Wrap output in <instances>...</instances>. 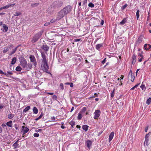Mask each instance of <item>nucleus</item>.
Returning <instances> with one entry per match:
<instances>
[{
    "label": "nucleus",
    "mask_w": 151,
    "mask_h": 151,
    "mask_svg": "<svg viewBox=\"0 0 151 151\" xmlns=\"http://www.w3.org/2000/svg\"><path fill=\"white\" fill-rule=\"evenodd\" d=\"M41 68L44 71L48 73H50L49 71V66L47 62H41Z\"/></svg>",
    "instance_id": "1"
},
{
    "label": "nucleus",
    "mask_w": 151,
    "mask_h": 151,
    "mask_svg": "<svg viewBox=\"0 0 151 151\" xmlns=\"http://www.w3.org/2000/svg\"><path fill=\"white\" fill-rule=\"evenodd\" d=\"M43 32V30L39 32L35 35L33 36L32 40V43H34L37 42L38 40L40 37L42 35Z\"/></svg>",
    "instance_id": "2"
},
{
    "label": "nucleus",
    "mask_w": 151,
    "mask_h": 151,
    "mask_svg": "<svg viewBox=\"0 0 151 151\" xmlns=\"http://www.w3.org/2000/svg\"><path fill=\"white\" fill-rule=\"evenodd\" d=\"M71 10V6L68 5V6L64 8L62 10L64 14H66L69 13Z\"/></svg>",
    "instance_id": "3"
},
{
    "label": "nucleus",
    "mask_w": 151,
    "mask_h": 151,
    "mask_svg": "<svg viewBox=\"0 0 151 151\" xmlns=\"http://www.w3.org/2000/svg\"><path fill=\"white\" fill-rule=\"evenodd\" d=\"M101 112L99 110H96L95 111L94 114V116L93 118L95 119H98L99 117L100 116Z\"/></svg>",
    "instance_id": "4"
},
{
    "label": "nucleus",
    "mask_w": 151,
    "mask_h": 151,
    "mask_svg": "<svg viewBox=\"0 0 151 151\" xmlns=\"http://www.w3.org/2000/svg\"><path fill=\"white\" fill-rule=\"evenodd\" d=\"M29 59L31 62L32 63V64L34 65L35 67H36L37 65V62L34 55H30L29 56Z\"/></svg>",
    "instance_id": "5"
},
{
    "label": "nucleus",
    "mask_w": 151,
    "mask_h": 151,
    "mask_svg": "<svg viewBox=\"0 0 151 151\" xmlns=\"http://www.w3.org/2000/svg\"><path fill=\"white\" fill-rule=\"evenodd\" d=\"M132 70H130L129 73L128 75V79L131 81L132 82H133L134 81V76L132 75Z\"/></svg>",
    "instance_id": "6"
},
{
    "label": "nucleus",
    "mask_w": 151,
    "mask_h": 151,
    "mask_svg": "<svg viewBox=\"0 0 151 151\" xmlns=\"http://www.w3.org/2000/svg\"><path fill=\"white\" fill-rule=\"evenodd\" d=\"M150 134V133H149L147 134L145 137V141L144 143V146H148L149 145L150 143L149 142V137Z\"/></svg>",
    "instance_id": "7"
},
{
    "label": "nucleus",
    "mask_w": 151,
    "mask_h": 151,
    "mask_svg": "<svg viewBox=\"0 0 151 151\" xmlns=\"http://www.w3.org/2000/svg\"><path fill=\"white\" fill-rule=\"evenodd\" d=\"M41 56L42 58V62H47L46 56L44 52H41Z\"/></svg>",
    "instance_id": "8"
},
{
    "label": "nucleus",
    "mask_w": 151,
    "mask_h": 151,
    "mask_svg": "<svg viewBox=\"0 0 151 151\" xmlns=\"http://www.w3.org/2000/svg\"><path fill=\"white\" fill-rule=\"evenodd\" d=\"M64 14V13L63 12L62 10L60 11L59 12L57 16V19H58V20H59L63 17L64 15H65V14Z\"/></svg>",
    "instance_id": "9"
},
{
    "label": "nucleus",
    "mask_w": 151,
    "mask_h": 151,
    "mask_svg": "<svg viewBox=\"0 0 151 151\" xmlns=\"http://www.w3.org/2000/svg\"><path fill=\"white\" fill-rule=\"evenodd\" d=\"M29 130V129L27 127L24 126H22V132L23 133V134H25L27 133Z\"/></svg>",
    "instance_id": "10"
},
{
    "label": "nucleus",
    "mask_w": 151,
    "mask_h": 151,
    "mask_svg": "<svg viewBox=\"0 0 151 151\" xmlns=\"http://www.w3.org/2000/svg\"><path fill=\"white\" fill-rule=\"evenodd\" d=\"M32 67V65L31 63H27L26 65V67L24 68L26 70H29Z\"/></svg>",
    "instance_id": "11"
},
{
    "label": "nucleus",
    "mask_w": 151,
    "mask_h": 151,
    "mask_svg": "<svg viewBox=\"0 0 151 151\" xmlns=\"http://www.w3.org/2000/svg\"><path fill=\"white\" fill-rule=\"evenodd\" d=\"M27 64V62L26 60H24L22 61L20 63V65L21 66L24 68L26 67V65Z\"/></svg>",
    "instance_id": "12"
},
{
    "label": "nucleus",
    "mask_w": 151,
    "mask_h": 151,
    "mask_svg": "<svg viewBox=\"0 0 151 151\" xmlns=\"http://www.w3.org/2000/svg\"><path fill=\"white\" fill-rule=\"evenodd\" d=\"M41 48L46 52H47L49 49V47L46 45H43L42 46Z\"/></svg>",
    "instance_id": "13"
},
{
    "label": "nucleus",
    "mask_w": 151,
    "mask_h": 151,
    "mask_svg": "<svg viewBox=\"0 0 151 151\" xmlns=\"http://www.w3.org/2000/svg\"><path fill=\"white\" fill-rule=\"evenodd\" d=\"M12 71H7V73H5L2 70L0 69V74H4L6 75L7 76H8L7 75L8 74L12 75Z\"/></svg>",
    "instance_id": "14"
},
{
    "label": "nucleus",
    "mask_w": 151,
    "mask_h": 151,
    "mask_svg": "<svg viewBox=\"0 0 151 151\" xmlns=\"http://www.w3.org/2000/svg\"><path fill=\"white\" fill-rule=\"evenodd\" d=\"M144 48L146 50H149L151 48V45L149 44H145L144 45Z\"/></svg>",
    "instance_id": "15"
},
{
    "label": "nucleus",
    "mask_w": 151,
    "mask_h": 151,
    "mask_svg": "<svg viewBox=\"0 0 151 151\" xmlns=\"http://www.w3.org/2000/svg\"><path fill=\"white\" fill-rule=\"evenodd\" d=\"M86 145L87 147L89 148H90V147L92 145V142L91 141L88 140L86 142Z\"/></svg>",
    "instance_id": "16"
},
{
    "label": "nucleus",
    "mask_w": 151,
    "mask_h": 151,
    "mask_svg": "<svg viewBox=\"0 0 151 151\" xmlns=\"http://www.w3.org/2000/svg\"><path fill=\"white\" fill-rule=\"evenodd\" d=\"M114 133L113 132H112L110 134L109 138V142H110L114 136Z\"/></svg>",
    "instance_id": "17"
},
{
    "label": "nucleus",
    "mask_w": 151,
    "mask_h": 151,
    "mask_svg": "<svg viewBox=\"0 0 151 151\" xmlns=\"http://www.w3.org/2000/svg\"><path fill=\"white\" fill-rule=\"evenodd\" d=\"M103 43H102L96 45V49L99 50L100 48L103 47Z\"/></svg>",
    "instance_id": "18"
},
{
    "label": "nucleus",
    "mask_w": 151,
    "mask_h": 151,
    "mask_svg": "<svg viewBox=\"0 0 151 151\" xmlns=\"http://www.w3.org/2000/svg\"><path fill=\"white\" fill-rule=\"evenodd\" d=\"M136 56L135 55H133L132 57V63L133 64H135L136 61Z\"/></svg>",
    "instance_id": "19"
},
{
    "label": "nucleus",
    "mask_w": 151,
    "mask_h": 151,
    "mask_svg": "<svg viewBox=\"0 0 151 151\" xmlns=\"http://www.w3.org/2000/svg\"><path fill=\"white\" fill-rule=\"evenodd\" d=\"M18 140H17L15 143H14L13 146L14 148H16L19 147V145L18 144Z\"/></svg>",
    "instance_id": "20"
},
{
    "label": "nucleus",
    "mask_w": 151,
    "mask_h": 151,
    "mask_svg": "<svg viewBox=\"0 0 151 151\" xmlns=\"http://www.w3.org/2000/svg\"><path fill=\"white\" fill-rule=\"evenodd\" d=\"M88 126L86 125H84L82 126L83 129L85 130V132H86L88 131Z\"/></svg>",
    "instance_id": "21"
},
{
    "label": "nucleus",
    "mask_w": 151,
    "mask_h": 151,
    "mask_svg": "<svg viewBox=\"0 0 151 151\" xmlns=\"http://www.w3.org/2000/svg\"><path fill=\"white\" fill-rule=\"evenodd\" d=\"M19 45L17 46V47H16L11 52V53L9 55H12L13 54H14V53L17 50V49L18 47H19Z\"/></svg>",
    "instance_id": "22"
},
{
    "label": "nucleus",
    "mask_w": 151,
    "mask_h": 151,
    "mask_svg": "<svg viewBox=\"0 0 151 151\" xmlns=\"http://www.w3.org/2000/svg\"><path fill=\"white\" fill-rule=\"evenodd\" d=\"M12 121H10L8 122H7L6 123V125L9 127H12Z\"/></svg>",
    "instance_id": "23"
},
{
    "label": "nucleus",
    "mask_w": 151,
    "mask_h": 151,
    "mask_svg": "<svg viewBox=\"0 0 151 151\" xmlns=\"http://www.w3.org/2000/svg\"><path fill=\"white\" fill-rule=\"evenodd\" d=\"M30 109V106H28L26 107L24 110H23V112H26L27 111L29 110Z\"/></svg>",
    "instance_id": "24"
},
{
    "label": "nucleus",
    "mask_w": 151,
    "mask_h": 151,
    "mask_svg": "<svg viewBox=\"0 0 151 151\" xmlns=\"http://www.w3.org/2000/svg\"><path fill=\"white\" fill-rule=\"evenodd\" d=\"M17 61V58L15 57H14L12 59V60L11 61V64L12 65L14 64Z\"/></svg>",
    "instance_id": "25"
},
{
    "label": "nucleus",
    "mask_w": 151,
    "mask_h": 151,
    "mask_svg": "<svg viewBox=\"0 0 151 151\" xmlns=\"http://www.w3.org/2000/svg\"><path fill=\"white\" fill-rule=\"evenodd\" d=\"M82 117V113L81 112H79L78 114V116L77 117V119L79 120H81Z\"/></svg>",
    "instance_id": "26"
},
{
    "label": "nucleus",
    "mask_w": 151,
    "mask_h": 151,
    "mask_svg": "<svg viewBox=\"0 0 151 151\" xmlns=\"http://www.w3.org/2000/svg\"><path fill=\"white\" fill-rule=\"evenodd\" d=\"M33 113L36 114H37L38 112V110L36 107H34L33 108Z\"/></svg>",
    "instance_id": "27"
},
{
    "label": "nucleus",
    "mask_w": 151,
    "mask_h": 151,
    "mask_svg": "<svg viewBox=\"0 0 151 151\" xmlns=\"http://www.w3.org/2000/svg\"><path fill=\"white\" fill-rule=\"evenodd\" d=\"M127 19L126 18H124L123 20L120 22V24L121 25H123L124 24L127 22Z\"/></svg>",
    "instance_id": "28"
},
{
    "label": "nucleus",
    "mask_w": 151,
    "mask_h": 151,
    "mask_svg": "<svg viewBox=\"0 0 151 151\" xmlns=\"http://www.w3.org/2000/svg\"><path fill=\"white\" fill-rule=\"evenodd\" d=\"M3 27L5 32H6L7 31L8 29V27L7 26H6L5 24H4L3 25Z\"/></svg>",
    "instance_id": "29"
},
{
    "label": "nucleus",
    "mask_w": 151,
    "mask_h": 151,
    "mask_svg": "<svg viewBox=\"0 0 151 151\" xmlns=\"http://www.w3.org/2000/svg\"><path fill=\"white\" fill-rule=\"evenodd\" d=\"M14 114L11 113L9 114L8 115V117L9 119H11L13 118L14 117Z\"/></svg>",
    "instance_id": "30"
},
{
    "label": "nucleus",
    "mask_w": 151,
    "mask_h": 151,
    "mask_svg": "<svg viewBox=\"0 0 151 151\" xmlns=\"http://www.w3.org/2000/svg\"><path fill=\"white\" fill-rule=\"evenodd\" d=\"M86 108L85 107H84L81 110V111L80 112H81V113H84L86 110Z\"/></svg>",
    "instance_id": "31"
},
{
    "label": "nucleus",
    "mask_w": 151,
    "mask_h": 151,
    "mask_svg": "<svg viewBox=\"0 0 151 151\" xmlns=\"http://www.w3.org/2000/svg\"><path fill=\"white\" fill-rule=\"evenodd\" d=\"M69 124L72 126V127H73L75 125V122L72 121L70 122Z\"/></svg>",
    "instance_id": "32"
},
{
    "label": "nucleus",
    "mask_w": 151,
    "mask_h": 151,
    "mask_svg": "<svg viewBox=\"0 0 151 151\" xmlns=\"http://www.w3.org/2000/svg\"><path fill=\"white\" fill-rule=\"evenodd\" d=\"M139 12H140L139 10V9H138L137 10V12L136 13V15L137 18V19H139Z\"/></svg>",
    "instance_id": "33"
},
{
    "label": "nucleus",
    "mask_w": 151,
    "mask_h": 151,
    "mask_svg": "<svg viewBox=\"0 0 151 151\" xmlns=\"http://www.w3.org/2000/svg\"><path fill=\"white\" fill-rule=\"evenodd\" d=\"M22 69L19 66H17L16 68V70L18 71H20Z\"/></svg>",
    "instance_id": "34"
},
{
    "label": "nucleus",
    "mask_w": 151,
    "mask_h": 151,
    "mask_svg": "<svg viewBox=\"0 0 151 151\" xmlns=\"http://www.w3.org/2000/svg\"><path fill=\"white\" fill-rule=\"evenodd\" d=\"M58 20V19H57V17L56 19H51V20L50 21V22L51 23H54V22H56Z\"/></svg>",
    "instance_id": "35"
},
{
    "label": "nucleus",
    "mask_w": 151,
    "mask_h": 151,
    "mask_svg": "<svg viewBox=\"0 0 151 151\" xmlns=\"http://www.w3.org/2000/svg\"><path fill=\"white\" fill-rule=\"evenodd\" d=\"M151 102V98L148 99L146 101V103L148 105H149Z\"/></svg>",
    "instance_id": "36"
},
{
    "label": "nucleus",
    "mask_w": 151,
    "mask_h": 151,
    "mask_svg": "<svg viewBox=\"0 0 151 151\" xmlns=\"http://www.w3.org/2000/svg\"><path fill=\"white\" fill-rule=\"evenodd\" d=\"M9 50V48L8 47H5L4 49L3 50V52L4 53H6Z\"/></svg>",
    "instance_id": "37"
},
{
    "label": "nucleus",
    "mask_w": 151,
    "mask_h": 151,
    "mask_svg": "<svg viewBox=\"0 0 151 151\" xmlns=\"http://www.w3.org/2000/svg\"><path fill=\"white\" fill-rule=\"evenodd\" d=\"M115 89H114L113 91H112V93H111V97L112 98H113L114 96V93H115Z\"/></svg>",
    "instance_id": "38"
},
{
    "label": "nucleus",
    "mask_w": 151,
    "mask_h": 151,
    "mask_svg": "<svg viewBox=\"0 0 151 151\" xmlns=\"http://www.w3.org/2000/svg\"><path fill=\"white\" fill-rule=\"evenodd\" d=\"M80 1L82 2V5L83 6L85 5L87 2V0H80Z\"/></svg>",
    "instance_id": "39"
},
{
    "label": "nucleus",
    "mask_w": 151,
    "mask_h": 151,
    "mask_svg": "<svg viewBox=\"0 0 151 151\" xmlns=\"http://www.w3.org/2000/svg\"><path fill=\"white\" fill-rule=\"evenodd\" d=\"M21 13L20 12H15V14H14V16H18L20 15L21 14Z\"/></svg>",
    "instance_id": "40"
},
{
    "label": "nucleus",
    "mask_w": 151,
    "mask_h": 151,
    "mask_svg": "<svg viewBox=\"0 0 151 151\" xmlns=\"http://www.w3.org/2000/svg\"><path fill=\"white\" fill-rule=\"evenodd\" d=\"M128 5L127 4H125L122 7V10H124L125 8Z\"/></svg>",
    "instance_id": "41"
},
{
    "label": "nucleus",
    "mask_w": 151,
    "mask_h": 151,
    "mask_svg": "<svg viewBox=\"0 0 151 151\" xmlns=\"http://www.w3.org/2000/svg\"><path fill=\"white\" fill-rule=\"evenodd\" d=\"M88 6L90 7L93 8L94 6V5L91 2L88 4Z\"/></svg>",
    "instance_id": "42"
},
{
    "label": "nucleus",
    "mask_w": 151,
    "mask_h": 151,
    "mask_svg": "<svg viewBox=\"0 0 151 151\" xmlns=\"http://www.w3.org/2000/svg\"><path fill=\"white\" fill-rule=\"evenodd\" d=\"M9 7H10L9 4H8L4 6H3V8H4V9H6L9 8Z\"/></svg>",
    "instance_id": "43"
},
{
    "label": "nucleus",
    "mask_w": 151,
    "mask_h": 151,
    "mask_svg": "<svg viewBox=\"0 0 151 151\" xmlns=\"http://www.w3.org/2000/svg\"><path fill=\"white\" fill-rule=\"evenodd\" d=\"M139 83L136 85H135V86H133L132 88L130 89V90H133L135 88H137L138 87V86L139 85Z\"/></svg>",
    "instance_id": "44"
},
{
    "label": "nucleus",
    "mask_w": 151,
    "mask_h": 151,
    "mask_svg": "<svg viewBox=\"0 0 151 151\" xmlns=\"http://www.w3.org/2000/svg\"><path fill=\"white\" fill-rule=\"evenodd\" d=\"M33 136L35 137H38L39 136V134L38 133H35L34 134Z\"/></svg>",
    "instance_id": "45"
},
{
    "label": "nucleus",
    "mask_w": 151,
    "mask_h": 151,
    "mask_svg": "<svg viewBox=\"0 0 151 151\" xmlns=\"http://www.w3.org/2000/svg\"><path fill=\"white\" fill-rule=\"evenodd\" d=\"M124 78V76L123 75H121V76L120 77V78H117V80H121V79H123Z\"/></svg>",
    "instance_id": "46"
},
{
    "label": "nucleus",
    "mask_w": 151,
    "mask_h": 151,
    "mask_svg": "<svg viewBox=\"0 0 151 151\" xmlns=\"http://www.w3.org/2000/svg\"><path fill=\"white\" fill-rule=\"evenodd\" d=\"M39 3H36L33 4H32L31 5L32 6L34 7L35 6H37L38 5H39Z\"/></svg>",
    "instance_id": "47"
},
{
    "label": "nucleus",
    "mask_w": 151,
    "mask_h": 151,
    "mask_svg": "<svg viewBox=\"0 0 151 151\" xmlns=\"http://www.w3.org/2000/svg\"><path fill=\"white\" fill-rule=\"evenodd\" d=\"M141 88L143 90L144 88H145V85L142 84L140 86Z\"/></svg>",
    "instance_id": "48"
},
{
    "label": "nucleus",
    "mask_w": 151,
    "mask_h": 151,
    "mask_svg": "<svg viewBox=\"0 0 151 151\" xmlns=\"http://www.w3.org/2000/svg\"><path fill=\"white\" fill-rule=\"evenodd\" d=\"M50 24V22H46V23H45L44 24V26H46L49 25Z\"/></svg>",
    "instance_id": "49"
},
{
    "label": "nucleus",
    "mask_w": 151,
    "mask_h": 151,
    "mask_svg": "<svg viewBox=\"0 0 151 151\" xmlns=\"http://www.w3.org/2000/svg\"><path fill=\"white\" fill-rule=\"evenodd\" d=\"M58 2L59 3V5H57V6L59 7L61 6L62 4V3L61 1H60V2Z\"/></svg>",
    "instance_id": "50"
},
{
    "label": "nucleus",
    "mask_w": 151,
    "mask_h": 151,
    "mask_svg": "<svg viewBox=\"0 0 151 151\" xmlns=\"http://www.w3.org/2000/svg\"><path fill=\"white\" fill-rule=\"evenodd\" d=\"M44 114L42 112L40 115L38 117L40 119H41L42 116H43Z\"/></svg>",
    "instance_id": "51"
},
{
    "label": "nucleus",
    "mask_w": 151,
    "mask_h": 151,
    "mask_svg": "<svg viewBox=\"0 0 151 151\" xmlns=\"http://www.w3.org/2000/svg\"><path fill=\"white\" fill-rule=\"evenodd\" d=\"M52 98L54 99L55 100H57V97L56 95H53L52 96Z\"/></svg>",
    "instance_id": "52"
},
{
    "label": "nucleus",
    "mask_w": 151,
    "mask_h": 151,
    "mask_svg": "<svg viewBox=\"0 0 151 151\" xmlns=\"http://www.w3.org/2000/svg\"><path fill=\"white\" fill-rule=\"evenodd\" d=\"M60 86L61 87V89L63 90L64 89L63 85V83H60Z\"/></svg>",
    "instance_id": "53"
},
{
    "label": "nucleus",
    "mask_w": 151,
    "mask_h": 151,
    "mask_svg": "<svg viewBox=\"0 0 151 151\" xmlns=\"http://www.w3.org/2000/svg\"><path fill=\"white\" fill-rule=\"evenodd\" d=\"M14 126L15 128V129L16 130H17L18 129V127L17 126V124H15L14 125Z\"/></svg>",
    "instance_id": "54"
},
{
    "label": "nucleus",
    "mask_w": 151,
    "mask_h": 151,
    "mask_svg": "<svg viewBox=\"0 0 151 151\" xmlns=\"http://www.w3.org/2000/svg\"><path fill=\"white\" fill-rule=\"evenodd\" d=\"M148 126H147L145 128V132H147L148 129Z\"/></svg>",
    "instance_id": "55"
},
{
    "label": "nucleus",
    "mask_w": 151,
    "mask_h": 151,
    "mask_svg": "<svg viewBox=\"0 0 151 151\" xmlns=\"http://www.w3.org/2000/svg\"><path fill=\"white\" fill-rule=\"evenodd\" d=\"M46 93L47 94H49V95H53L54 94V93H53L46 92Z\"/></svg>",
    "instance_id": "56"
},
{
    "label": "nucleus",
    "mask_w": 151,
    "mask_h": 151,
    "mask_svg": "<svg viewBox=\"0 0 151 151\" xmlns=\"http://www.w3.org/2000/svg\"><path fill=\"white\" fill-rule=\"evenodd\" d=\"M81 40L80 39H75L74 40V41L75 42H78L80 41Z\"/></svg>",
    "instance_id": "57"
},
{
    "label": "nucleus",
    "mask_w": 151,
    "mask_h": 151,
    "mask_svg": "<svg viewBox=\"0 0 151 151\" xmlns=\"http://www.w3.org/2000/svg\"><path fill=\"white\" fill-rule=\"evenodd\" d=\"M138 42H139V43H140L141 42H142V40L140 38H138L137 40Z\"/></svg>",
    "instance_id": "58"
},
{
    "label": "nucleus",
    "mask_w": 151,
    "mask_h": 151,
    "mask_svg": "<svg viewBox=\"0 0 151 151\" xmlns=\"http://www.w3.org/2000/svg\"><path fill=\"white\" fill-rule=\"evenodd\" d=\"M106 58H105L103 61H102V64H104L106 62Z\"/></svg>",
    "instance_id": "59"
},
{
    "label": "nucleus",
    "mask_w": 151,
    "mask_h": 151,
    "mask_svg": "<svg viewBox=\"0 0 151 151\" xmlns=\"http://www.w3.org/2000/svg\"><path fill=\"white\" fill-rule=\"evenodd\" d=\"M69 85L71 87H73V84L72 83H70Z\"/></svg>",
    "instance_id": "60"
},
{
    "label": "nucleus",
    "mask_w": 151,
    "mask_h": 151,
    "mask_svg": "<svg viewBox=\"0 0 151 151\" xmlns=\"http://www.w3.org/2000/svg\"><path fill=\"white\" fill-rule=\"evenodd\" d=\"M42 130V129H38L37 130H36L35 132H38L41 131Z\"/></svg>",
    "instance_id": "61"
},
{
    "label": "nucleus",
    "mask_w": 151,
    "mask_h": 151,
    "mask_svg": "<svg viewBox=\"0 0 151 151\" xmlns=\"http://www.w3.org/2000/svg\"><path fill=\"white\" fill-rule=\"evenodd\" d=\"M104 23V20H101V22L100 24L101 25H102Z\"/></svg>",
    "instance_id": "62"
},
{
    "label": "nucleus",
    "mask_w": 151,
    "mask_h": 151,
    "mask_svg": "<svg viewBox=\"0 0 151 151\" xmlns=\"http://www.w3.org/2000/svg\"><path fill=\"white\" fill-rule=\"evenodd\" d=\"M143 56H142V57L141 58L139 59V60H138L139 61V62H141V61L142 60V59H143Z\"/></svg>",
    "instance_id": "63"
},
{
    "label": "nucleus",
    "mask_w": 151,
    "mask_h": 151,
    "mask_svg": "<svg viewBox=\"0 0 151 151\" xmlns=\"http://www.w3.org/2000/svg\"><path fill=\"white\" fill-rule=\"evenodd\" d=\"M15 5V4H9V6H10V7L11 6H14Z\"/></svg>",
    "instance_id": "64"
}]
</instances>
